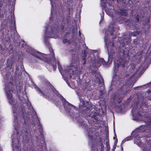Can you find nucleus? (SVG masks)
<instances>
[{"label":"nucleus","mask_w":151,"mask_h":151,"mask_svg":"<svg viewBox=\"0 0 151 151\" xmlns=\"http://www.w3.org/2000/svg\"><path fill=\"white\" fill-rule=\"evenodd\" d=\"M12 8L11 14L13 12V15H12L11 17L12 19L10 20L9 23L11 24L10 26V32L8 31L6 35V38L4 42V45L5 47H7L6 46H9L11 50L13 49V45H16V43L19 38V35H15V31H16V28L15 24V20L14 17V7L11 6Z\"/></svg>","instance_id":"1"},{"label":"nucleus","mask_w":151,"mask_h":151,"mask_svg":"<svg viewBox=\"0 0 151 151\" xmlns=\"http://www.w3.org/2000/svg\"><path fill=\"white\" fill-rule=\"evenodd\" d=\"M133 116L137 120L142 121L144 119L146 125H142L138 127L140 132H145L147 130L151 129V116H147V112L138 111L137 113L134 114V110L132 109Z\"/></svg>","instance_id":"2"},{"label":"nucleus","mask_w":151,"mask_h":151,"mask_svg":"<svg viewBox=\"0 0 151 151\" xmlns=\"http://www.w3.org/2000/svg\"><path fill=\"white\" fill-rule=\"evenodd\" d=\"M49 49L50 52V53H51V55L52 56V58H45V55L44 54L35 51H33L31 53V54L32 56L39 60H43L44 62L47 63L48 64H50L51 59H53V63H51V64L53 68V70H55L57 68V63L55 53L54 52L53 50L51 47H49Z\"/></svg>","instance_id":"3"},{"label":"nucleus","mask_w":151,"mask_h":151,"mask_svg":"<svg viewBox=\"0 0 151 151\" xmlns=\"http://www.w3.org/2000/svg\"><path fill=\"white\" fill-rule=\"evenodd\" d=\"M14 94H16L17 95V96L19 97H20V93L21 92V90L20 89H17L16 91L11 90H9L6 91V93L7 99L9 100V102L10 104L12 105L14 104L15 100L14 98H13L12 95V93L11 91Z\"/></svg>","instance_id":"4"},{"label":"nucleus","mask_w":151,"mask_h":151,"mask_svg":"<svg viewBox=\"0 0 151 151\" xmlns=\"http://www.w3.org/2000/svg\"><path fill=\"white\" fill-rule=\"evenodd\" d=\"M62 100L63 101V105L65 110L68 112L69 114L72 113L73 114H74V113L73 111V110L75 109V106L69 103L64 98V99H62Z\"/></svg>","instance_id":"5"},{"label":"nucleus","mask_w":151,"mask_h":151,"mask_svg":"<svg viewBox=\"0 0 151 151\" xmlns=\"http://www.w3.org/2000/svg\"><path fill=\"white\" fill-rule=\"evenodd\" d=\"M82 96H80L79 97L80 101L79 105V108L86 111H88L91 109V106L89 104L90 102L88 101H86V105H85L84 99L82 98Z\"/></svg>","instance_id":"6"},{"label":"nucleus","mask_w":151,"mask_h":151,"mask_svg":"<svg viewBox=\"0 0 151 151\" xmlns=\"http://www.w3.org/2000/svg\"><path fill=\"white\" fill-rule=\"evenodd\" d=\"M114 1V0H101V3H103L104 5L108 4L109 6V9L110 10H113L114 8L112 6L111 2Z\"/></svg>","instance_id":"7"},{"label":"nucleus","mask_w":151,"mask_h":151,"mask_svg":"<svg viewBox=\"0 0 151 151\" xmlns=\"http://www.w3.org/2000/svg\"><path fill=\"white\" fill-rule=\"evenodd\" d=\"M54 29V27H51L50 32L48 33H47V29H46L45 30V33L47 37L48 38H54V37L55 35Z\"/></svg>","instance_id":"8"},{"label":"nucleus","mask_w":151,"mask_h":151,"mask_svg":"<svg viewBox=\"0 0 151 151\" xmlns=\"http://www.w3.org/2000/svg\"><path fill=\"white\" fill-rule=\"evenodd\" d=\"M118 65L121 66L123 68H124L127 63V61L121 57H120L117 61Z\"/></svg>","instance_id":"9"},{"label":"nucleus","mask_w":151,"mask_h":151,"mask_svg":"<svg viewBox=\"0 0 151 151\" xmlns=\"http://www.w3.org/2000/svg\"><path fill=\"white\" fill-rule=\"evenodd\" d=\"M140 132V130L139 129L138 127L134 131H132V135L134 139L137 138H141L140 137L138 136L139 134V132Z\"/></svg>","instance_id":"10"},{"label":"nucleus","mask_w":151,"mask_h":151,"mask_svg":"<svg viewBox=\"0 0 151 151\" xmlns=\"http://www.w3.org/2000/svg\"><path fill=\"white\" fill-rule=\"evenodd\" d=\"M122 46L124 47H125L126 46L124 44ZM129 48L125 47L124 49L122 51L123 55L124 58H126L129 56Z\"/></svg>","instance_id":"11"},{"label":"nucleus","mask_w":151,"mask_h":151,"mask_svg":"<svg viewBox=\"0 0 151 151\" xmlns=\"http://www.w3.org/2000/svg\"><path fill=\"white\" fill-rule=\"evenodd\" d=\"M95 129L91 127L90 128L88 129L87 131L88 132V136L89 138L91 139H92L93 138V133L94 132Z\"/></svg>","instance_id":"12"},{"label":"nucleus","mask_w":151,"mask_h":151,"mask_svg":"<svg viewBox=\"0 0 151 151\" xmlns=\"http://www.w3.org/2000/svg\"><path fill=\"white\" fill-rule=\"evenodd\" d=\"M52 91L56 95L60 98L61 100H62V99H64V98L61 94L59 93L58 91L55 88H54L53 89H52Z\"/></svg>","instance_id":"13"},{"label":"nucleus","mask_w":151,"mask_h":151,"mask_svg":"<svg viewBox=\"0 0 151 151\" xmlns=\"http://www.w3.org/2000/svg\"><path fill=\"white\" fill-rule=\"evenodd\" d=\"M119 14L121 15H124L127 16L128 15L127 13L126 10L121 9L120 10V12L118 13Z\"/></svg>","instance_id":"14"},{"label":"nucleus","mask_w":151,"mask_h":151,"mask_svg":"<svg viewBox=\"0 0 151 151\" xmlns=\"http://www.w3.org/2000/svg\"><path fill=\"white\" fill-rule=\"evenodd\" d=\"M125 22L124 19L123 18L119 17L117 19L116 22L121 24Z\"/></svg>","instance_id":"15"},{"label":"nucleus","mask_w":151,"mask_h":151,"mask_svg":"<svg viewBox=\"0 0 151 151\" xmlns=\"http://www.w3.org/2000/svg\"><path fill=\"white\" fill-rule=\"evenodd\" d=\"M137 138L135 139L134 140V143H136V144L138 145H141L142 143V141L141 140L139 139L140 138Z\"/></svg>","instance_id":"16"},{"label":"nucleus","mask_w":151,"mask_h":151,"mask_svg":"<svg viewBox=\"0 0 151 151\" xmlns=\"http://www.w3.org/2000/svg\"><path fill=\"white\" fill-rule=\"evenodd\" d=\"M114 29L112 28L111 30L110 31L111 33V35L112 36V38L113 39H115L116 38V35H114Z\"/></svg>","instance_id":"17"},{"label":"nucleus","mask_w":151,"mask_h":151,"mask_svg":"<svg viewBox=\"0 0 151 151\" xmlns=\"http://www.w3.org/2000/svg\"><path fill=\"white\" fill-rule=\"evenodd\" d=\"M123 98V96L122 95H119L117 97V102L118 103L120 104L122 102Z\"/></svg>","instance_id":"18"},{"label":"nucleus","mask_w":151,"mask_h":151,"mask_svg":"<svg viewBox=\"0 0 151 151\" xmlns=\"http://www.w3.org/2000/svg\"><path fill=\"white\" fill-rule=\"evenodd\" d=\"M109 41V38L108 37V36L107 35H105L104 37V42L105 44L106 45L108 44Z\"/></svg>","instance_id":"19"},{"label":"nucleus","mask_w":151,"mask_h":151,"mask_svg":"<svg viewBox=\"0 0 151 151\" xmlns=\"http://www.w3.org/2000/svg\"><path fill=\"white\" fill-rule=\"evenodd\" d=\"M62 42L63 43H65L67 42H68L69 45H70L71 44V42L70 41L68 40L67 39H63L62 40Z\"/></svg>","instance_id":"20"},{"label":"nucleus","mask_w":151,"mask_h":151,"mask_svg":"<svg viewBox=\"0 0 151 151\" xmlns=\"http://www.w3.org/2000/svg\"><path fill=\"white\" fill-rule=\"evenodd\" d=\"M101 19L99 22V23H101L103 21L104 19V13L103 12L102 14H101Z\"/></svg>","instance_id":"21"},{"label":"nucleus","mask_w":151,"mask_h":151,"mask_svg":"<svg viewBox=\"0 0 151 151\" xmlns=\"http://www.w3.org/2000/svg\"><path fill=\"white\" fill-rule=\"evenodd\" d=\"M99 62L103 65L106 64L103 58H101L99 59Z\"/></svg>","instance_id":"22"},{"label":"nucleus","mask_w":151,"mask_h":151,"mask_svg":"<svg viewBox=\"0 0 151 151\" xmlns=\"http://www.w3.org/2000/svg\"><path fill=\"white\" fill-rule=\"evenodd\" d=\"M75 55H73V54L72 55V61L71 62V63L73 64H75V62L76 61L77 62L78 61V56H77V58H76V60H75V59H74V58H73V56H74Z\"/></svg>","instance_id":"23"},{"label":"nucleus","mask_w":151,"mask_h":151,"mask_svg":"<svg viewBox=\"0 0 151 151\" xmlns=\"http://www.w3.org/2000/svg\"><path fill=\"white\" fill-rule=\"evenodd\" d=\"M134 138L133 136L131 135L130 136H128L126 137L125 139L126 141H129L132 139Z\"/></svg>","instance_id":"24"},{"label":"nucleus","mask_w":151,"mask_h":151,"mask_svg":"<svg viewBox=\"0 0 151 151\" xmlns=\"http://www.w3.org/2000/svg\"><path fill=\"white\" fill-rule=\"evenodd\" d=\"M72 33L74 34L75 32H77L78 28L77 27H74L72 29Z\"/></svg>","instance_id":"25"},{"label":"nucleus","mask_w":151,"mask_h":151,"mask_svg":"<svg viewBox=\"0 0 151 151\" xmlns=\"http://www.w3.org/2000/svg\"><path fill=\"white\" fill-rule=\"evenodd\" d=\"M37 89L38 90V91L39 92L41 93V94L43 96H45V93H44L43 92L40 90V89L38 87H37Z\"/></svg>","instance_id":"26"},{"label":"nucleus","mask_w":151,"mask_h":151,"mask_svg":"<svg viewBox=\"0 0 151 151\" xmlns=\"http://www.w3.org/2000/svg\"><path fill=\"white\" fill-rule=\"evenodd\" d=\"M57 62L58 64V67L59 70H62V67L61 65L60 64L59 61H57Z\"/></svg>","instance_id":"27"},{"label":"nucleus","mask_w":151,"mask_h":151,"mask_svg":"<svg viewBox=\"0 0 151 151\" xmlns=\"http://www.w3.org/2000/svg\"><path fill=\"white\" fill-rule=\"evenodd\" d=\"M85 121H82L81 122H80L79 123L80 125L81 126H83V127H85L86 125V124L85 123Z\"/></svg>","instance_id":"28"},{"label":"nucleus","mask_w":151,"mask_h":151,"mask_svg":"<svg viewBox=\"0 0 151 151\" xmlns=\"http://www.w3.org/2000/svg\"><path fill=\"white\" fill-rule=\"evenodd\" d=\"M100 147H101V151H104V146L103 145V143L102 142H101L100 145Z\"/></svg>","instance_id":"29"},{"label":"nucleus","mask_w":151,"mask_h":151,"mask_svg":"<svg viewBox=\"0 0 151 151\" xmlns=\"http://www.w3.org/2000/svg\"><path fill=\"white\" fill-rule=\"evenodd\" d=\"M138 34V33H137V31H136V32H132V33H131V35H132L133 36L135 37Z\"/></svg>","instance_id":"30"},{"label":"nucleus","mask_w":151,"mask_h":151,"mask_svg":"<svg viewBox=\"0 0 151 151\" xmlns=\"http://www.w3.org/2000/svg\"><path fill=\"white\" fill-rule=\"evenodd\" d=\"M86 57L83 56V59H82V61L83 62V65H84L86 63Z\"/></svg>","instance_id":"31"},{"label":"nucleus","mask_w":151,"mask_h":151,"mask_svg":"<svg viewBox=\"0 0 151 151\" xmlns=\"http://www.w3.org/2000/svg\"><path fill=\"white\" fill-rule=\"evenodd\" d=\"M39 130L41 134V135L42 134V133L43 132V128H42V127L41 126H40L39 127Z\"/></svg>","instance_id":"32"},{"label":"nucleus","mask_w":151,"mask_h":151,"mask_svg":"<svg viewBox=\"0 0 151 151\" xmlns=\"http://www.w3.org/2000/svg\"><path fill=\"white\" fill-rule=\"evenodd\" d=\"M92 151H98V149L97 147L94 148L93 147H91Z\"/></svg>","instance_id":"33"},{"label":"nucleus","mask_w":151,"mask_h":151,"mask_svg":"<svg viewBox=\"0 0 151 151\" xmlns=\"http://www.w3.org/2000/svg\"><path fill=\"white\" fill-rule=\"evenodd\" d=\"M65 23H64V24H62L61 25L60 27L61 28V29L62 30H64V29L65 28Z\"/></svg>","instance_id":"34"},{"label":"nucleus","mask_w":151,"mask_h":151,"mask_svg":"<svg viewBox=\"0 0 151 151\" xmlns=\"http://www.w3.org/2000/svg\"><path fill=\"white\" fill-rule=\"evenodd\" d=\"M137 39H134L133 41V43L135 45H137Z\"/></svg>","instance_id":"35"},{"label":"nucleus","mask_w":151,"mask_h":151,"mask_svg":"<svg viewBox=\"0 0 151 151\" xmlns=\"http://www.w3.org/2000/svg\"><path fill=\"white\" fill-rule=\"evenodd\" d=\"M83 56L86 57V51L85 50H84L83 51Z\"/></svg>","instance_id":"36"},{"label":"nucleus","mask_w":151,"mask_h":151,"mask_svg":"<svg viewBox=\"0 0 151 151\" xmlns=\"http://www.w3.org/2000/svg\"><path fill=\"white\" fill-rule=\"evenodd\" d=\"M143 52L142 51H138L137 53L138 54V55H140L142 54Z\"/></svg>","instance_id":"37"},{"label":"nucleus","mask_w":151,"mask_h":151,"mask_svg":"<svg viewBox=\"0 0 151 151\" xmlns=\"http://www.w3.org/2000/svg\"><path fill=\"white\" fill-rule=\"evenodd\" d=\"M145 104V103L144 102V101H143L142 102V103L140 105L141 107V108H142V106H143Z\"/></svg>","instance_id":"38"},{"label":"nucleus","mask_w":151,"mask_h":151,"mask_svg":"<svg viewBox=\"0 0 151 151\" xmlns=\"http://www.w3.org/2000/svg\"><path fill=\"white\" fill-rule=\"evenodd\" d=\"M92 118H94V119L95 120H97V117H96V115H95V114H94Z\"/></svg>","instance_id":"39"},{"label":"nucleus","mask_w":151,"mask_h":151,"mask_svg":"<svg viewBox=\"0 0 151 151\" xmlns=\"http://www.w3.org/2000/svg\"><path fill=\"white\" fill-rule=\"evenodd\" d=\"M69 34V32H65L64 35V37H66V36L68 35Z\"/></svg>","instance_id":"40"},{"label":"nucleus","mask_w":151,"mask_h":151,"mask_svg":"<svg viewBox=\"0 0 151 151\" xmlns=\"http://www.w3.org/2000/svg\"><path fill=\"white\" fill-rule=\"evenodd\" d=\"M116 94L114 95L113 97V100H116Z\"/></svg>","instance_id":"41"},{"label":"nucleus","mask_w":151,"mask_h":151,"mask_svg":"<svg viewBox=\"0 0 151 151\" xmlns=\"http://www.w3.org/2000/svg\"><path fill=\"white\" fill-rule=\"evenodd\" d=\"M136 19L137 20L136 21V23H138L139 19V18L138 17H137Z\"/></svg>","instance_id":"42"},{"label":"nucleus","mask_w":151,"mask_h":151,"mask_svg":"<svg viewBox=\"0 0 151 151\" xmlns=\"http://www.w3.org/2000/svg\"><path fill=\"white\" fill-rule=\"evenodd\" d=\"M126 140L125 139V138L123 139L122 142V144H123L125 142H126Z\"/></svg>","instance_id":"43"},{"label":"nucleus","mask_w":151,"mask_h":151,"mask_svg":"<svg viewBox=\"0 0 151 151\" xmlns=\"http://www.w3.org/2000/svg\"><path fill=\"white\" fill-rule=\"evenodd\" d=\"M70 8H69V9H68V12L69 14L70 15Z\"/></svg>","instance_id":"44"},{"label":"nucleus","mask_w":151,"mask_h":151,"mask_svg":"<svg viewBox=\"0 0 151 151\" xmlns=\"http://www.w3.org/2000/svg\"><path fill=\"white\" fill-rule=\"evenodd\" d=\"M106 147H108V145H109V140H108V141H106Z\"/></svg>","instance_id":"45"},{"label":"nucleus","mask_w":151,"mask_h":151,"mask_svg":"<svg viewBox=\"0 0 151 151\" xmlns=\"http://www.w3.org/2000/svg\"><path fill=\"white\" fill-rule=\"evenodd\" d=\"M47 84L48 85H50L51 86H52V84L49 82L48 81H47Z\"/></svg>","instance_id":"46"},{"label":"nucleus","mask_w":151,"mask_h":151,"mask_svg":"<svg viewBox=\"0 0 151 151\" xmlns=\"http://www.w3.org/2000/svg\"><path fill=\"white\" fill-rule=\"evenodd\" d=\"M22 116H23V118L24 119V122H25V118H24V112L23 111V112H22Z\"/></svg>","instance_id":"47"},{"label":"nucleus","mask_w":151,"mask_h":151,"mask_svg":"<svg viewBox=\"0 0 151 151\" xmlns=\"http://www.w3.org/2000/svg\"><path fill=\"white\" fill-rule=\"evenodd\" d=\"M114 132L115 137H114V139H115V137H116V138H117V136H116V134L115 132V130H114Z\"/></svg>","instance_id":"48"},{"label":"nucleus","mask_w":151,"mask_h":151,"mask_svg":"<svg viewBox=\"0 0 151 151\" xmlns=\"http://www.w3.org/2000/svg\"><path fill=\"white\" fill-rule=\"evenodd\" d=\"M107 147V149L108 150H109L110 149V146L109 145H108V147Z\"/></svg>","instance_id":"49"},{"label":"nucleus","mask_w":151,"mask_h":151,"mask_svg":"<svg viewBox=\"0 0 151 151\" xmlns=\"http://www.w3.org/2000/svg\"><path fill=\"white\" fill-rule=\"evenodd\" d=\"M78 32H79V36H80L81 35V32L79 30Z\"/></svg>","instance_id":"50"},{"label":"nucleus","mask_w":151,"mask_h":151,"mask_svg":"<svg viewBox=\"0 0 151 151\" xmlns=\"http://www.w3.org/2000/svg\"><path fill=\"white\" fill-rule=\"evenodd\" d=\"M14 116L15 117V119L16 120H17V116L16 115H14Z\"/></svg>","instance_id":"51"},{"label":"nucleus","mask_w":151,"mask_h":151,"mask_svg":"<svg viewBox=\"0 0 151 151\" xmlns=\"http://www.w3.org/2000/svg\"><path fill=\"white\" fill-rule=\"evenodd\" d=\"M116 147H113V149H112V151H115V149Z\"/></svg>","instance_id":"52"},{"label":"nucleus","mask_w":151,"mask_h":151,"mask_svg":"<svg viewBox=\"0 0 151 151\" xmlns=\"http://www.w3.org/2000/svg\"><path fill=\"white\" fill-rule=\"evenodd\" d=\"M118 142V139L117 138H116V139L115 141V143L116 142L117 143Z\"/></svg>","instance_id":"53"},{"label":"nucleus","mask_w":151,"mask_h":151,"mask_svg":"<svg viewBox=\"0 0 151 151\" xmlns=\"http://www.w3.org/2000/svg\"><path fill=\"white\" fill-rule=\"evenodd\" d=\"M148 99L150 100V101H151V97H149L148 98Z\"/></svg>","instance_id":"54"},{"label":"nucleus","mask_w":151,"mask_h":151,"mask_svg":"<svg viewBox=\"0 0 151 151\" xmlns=\"http://www.w3.org/2000/svg\"><path fill=\"white\" fill-rule=\"evenodd\" d=\"M106 135H108V136H109V133H108V132L106 133Z\"/></svg>","instance_id":"55"},{"label":"nucleus","mask_w":151,"mask_h":151,"mask_svg":"<svg viewBox=\"0 0 151 151\" xmlns=\"http://www.w3.org/2000/svg\"><path fill=\"white\" fill-rule=\"evenodd\" d=\"M121 150H122V151L123 150V147L122 146L121 147Z\"/></svg>","instance_id":"56"},{"label":"nucleus","mask_w":151,"mask_h":151,"mask_svg":"<svg viewBox=\"0 0 151 151\" xmlns=\"http://www.w3.org/2000/svg\"><path fill=\"white\" fill-rule=\"evenodd\" d=\"M15 111H16L15 110H13V113H15Z\"/></svg>","instance_id":"57"},{"label":"nucleus","mask_w":151,"mask_h":151,"mask_svg":"<svg viewBox=\"0 0 151 151\" xmlns=\"http://www.w3.org/2000/svg\"><path fill=\"white\" fill-rule=\"evenodd\" d=\"M143 151H149V150H144Z\"/></svg>","instance_id":"58"},{"label":"nucleus","mask_w":151,"mask_h":151,"mask_svg":"<svg viewBox=\"0 0 151 151\" xmlns=\"http://www.w3.org/2000/svg\"><path fill=\"white\" fill-rule=\"evenodd\" d=\"M129 44V42H126V44L127 45H128Z\"/></svg>","instance_id":"59"},{"label":"nucleus","mask_w":151,"mask_h":151,"mask_svg":"<svg viewBox=\"0 0 151 151\" xmlns=\"http://www.w3.org/2000/svg\"><path fill=\"white\" fill-rule=\"evenodd\" d=\"M1 50H3L2 47V46H1Z\"/></svg>","instance_id":"60"},{"label":"nucleus","mask_w":151,"mask_h":151,"mask_svg":"<svg viewBox=\"0 0 151 151\" xmlns=\"http://www.w3.org/2000/svg\"><path fill=\"white\" fill-rule=\"evenodd\" d=\"M16 71H18V69H17V68H16Z\"/></svg>","instance_id":"61"},{"label":"nucleus","mask_w":151,"mask_h":151,"mask_svg":"<svg viewBox=\"0 0 151 151\" xmlns=\"http://www.w3.org/2000/svg\"><path fill=\"white\" fill-rule=\"evenodd\" d=\"M92 147H94V148H95V147H94V145H93V146H92Z\"/></svg>","instance_id":"62"},{"label":"nucleus","mask_w":151,"mask_h":151,"mask_svg":"<svg viewBox=\"0 0 151 151\" xmlns=\"http://www.w3.org/2000/svg\"><path fill=\"white\" fill-rule=\"evenodd\" d=\"M67 22L68 23V19H67Z\"/></svg>","instance_id":"63"},{"label":"nucleus","mask_w":151,"mask_h":151,"mask_svg":"<svg viewBox=\"0 0 151 151\" xmlns=\"http://www.w3.org/2000/svg\"><path fill=\"white\" fill-rule=\"evenodd\" d=\"M150 112H151V108H150Z\"/></svg>","instance_id":"64"}]
</instances>
